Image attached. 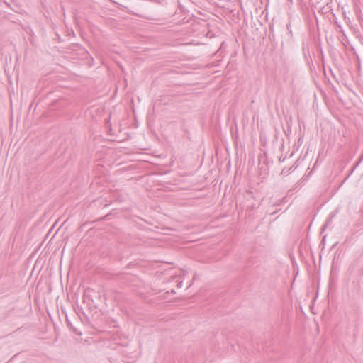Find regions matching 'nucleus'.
Listing matches in <instances>:
<instances>
[{
    "instance_id": "2",
    "label": "nucleus",
    "mask_w": 363,
    "mask_h": 363,
    "mask_svg": "<svg viewBox=\"0 0 363 363\" xmlns=\"http://www.w3.org/2000/svg\"><path fill=\"white\" fill-rule=\"evenodd\" d=\"M118 8L119 9H121L122 7H124L125 9H127L128 12H130V13H132L133 14H137L136 12L133 11H130L128 9V8L127 6H123L121 4H120L119 2L118 1H112Z\"/></svg>"
},
{
    "instance_id": "6",
    "label": "nucleus",
    "mask_w": 363,
    "mask_h": 363,
    "mask_svg": "<svg viewBox=\"0 0 363 363\" xmlns=\"http://www.w3.org/2000/svg\"><path fill=\"white\" fill-rule=\"evenodd\" d=\"M354 7L355 10L357 11V9L359 8V4H357V1L354 4Z\"/></svg>"
},
{
    "instance_id": "1",
    "label": "nucleus",
    "mask_w": 363,
    "mask_h": 363,
    "mask_svg": "<svg viewBox=\"0 0 363 363\" xmlns=\"http://www.w3.org/2000/svg\"><path fill=\"white\" fill-rule=\"evenodd\" d=\"M337 3V1H328L325 6L323 8V10H324L323 12L328 13L331 12L333 13V4Z\"/></svg>"
},
{
    "instance_id": "7",
    "label": "nucleus",
    "mask_w": 363,
    "mask_h": 363,
    "mask_svg": "<svg viewBox=\"0 0 363 363\" xmlns=\"http://www.w3.org/2000/svg\"><path fill=\"white\" fill-rule=\"evenodd\" d=\"M182 282H179L178 284H177V286L178 287H182Z\"/></svg>"
},
{
    "instance_id": "8",
    "label": "nucleus",
    "mask_w": 363,
    "mask_h": 363,
    "mask_svg": "<svg viewBox=\"0 0 363 363\" xmlns=\"http://www.w3.org/2000/svg\"><path fill=\"white\" fill-rule=\"evenodd\" d=\"M4 3L6 6H10V4H8V3H7V1H4Z\"/></svg>"
},
{
    "instance_id": "5",
    "label": "nucleus",
    "mask_w": 363,
    "mask_h": 363,
    "mask_svg": "<svg viewBox=\"0 0 363 363\" xmlns=\"http://www.w3.org/2000/svg\"><path fill=\"white\" fill-rule=\"evenodd\" d=\"M342 15H343L344 18H345V21H350L349 18H347V17H346V13H345V11H342Z\"/></svg>"
},
{
    "instance_id": "9",
    "label": "nucleus",
    "mask_w": 363,
    "mask_h": 363,
    "mask_svg": "<svg viewBox=\"0 0 363 363\" xmlns=\"http://www.w3.org/2000/svg\"><path fill=\"white\" fill-rule=\"evenodd\" d=\"M268 3H269V1H267L266 8H267Z\"/></svg>"
},
{
    "instance_id": "3",
    "label": "nucleus",
    "mask_w": 363,
    "mask_h": 363,
    "mask_svg": "<svg viewBox=\"0 0 363 363\" xmlns=\"http://www.w3.org/2000/svg\"><path fill=\"white\" fill-rule=\"evenodd\" d=\"M177 3H178V6H179V10L181 11V12H189L188 10H186L184 6L180 4L179 1H177Z\"/></svg>"
},
{
    "instance_id": "4",
    "label": "nucleus",
    "mask_w": 363,
    "mask_h": 363,
    "mask_svg": "<svg viewBox=\"0 0 363 363\" xmlns=\"http://www.w3.org/2000/svg\"><path fill=\"white\" fill-rule=\"evenodd\" d=\"M246 194L249 196V197L254 199V194L251 191H247Z\"/></svg>"
}]
</instances>
